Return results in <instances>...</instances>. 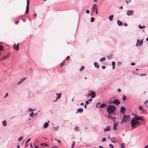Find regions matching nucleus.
<instances>
[{"instance_id":"a878e982","label":"nucleus","mask_w":148,"mask_h":148,"mask_svg":"<svg viewBox=\"0 0 148 148\" xmlns=\"http://www.w3.org/2000/svg\"><path fill=\"white\" fill-rule=\"evenodd\" d=\"M29 6H26L25 13H27L29 12Z\"/></svg>"},{"instance_id":"680f3d73","label":"nucleus","mask_w":148,"mask_h":148,"mask_svg":"<svg viewBox=\"0 0 148 148\" xmlns=\"http://www.w3.org/2000/svg\"><path fill=\"white\" fill-rule=\"evenodd\" d=\"M8 93H6L5 95V97H4V98L5 97H7L8 96Z\"/></svg>"},{"instance_id":"49530a36","label":"nucleus","mask_w":148,"mask_h":148,"mask_svg":"<svg viewBox=\"0 0 148 148\" xmlns=\"http://www.w3.org/2000/svg\"><path fill=\"white\" fill-rule=\"evenodd\" d=\"M112 66H115V62L114 61H113L112 62Z\"/></svg>"},{"instance_id":"c756f323","label":"nucleus","mask_w":148,"mask_h":148,"mask_svg":"<svg viewBox=\"0 0 148 148\" xmlns=\"http://www.w3.org/2000/svg\"><path fill=\"white\" fill-rule=\"evenodd\" d=\"M106 59V58L103 57L100 59V61L101 62V61H104Z\"/></svg>"},{"instance_id":"1a4fd4ad","label":"nucleus","mask_w":148,"mask_h":148,"mask_svg":"<svg viewBox=\"0 0 148 148\" xmlns=\"http://www.w3.org/2000/svg\"><path fill=\"white\" fill-rule=\"evenodd\" d=\"M88 95L90 96H91L92 98L95 97L96 96L95 93L94 91L91 92L90 94H88Z\"/></svg>"},{"instance_id":"bf43d9fd","label":"nucleus","mask_w":148,"mask_h":148,"mask_svg":"<svg viewBox=\"0 0 148 148\" xmlns=\"http://www.w3.org/2000/svg\"><path fill=\"white\" fill-rule=\"evenodd\" d=\"M4 58H3V57H1V58H0V60H4Z\"/></svg>"},{"instance_id":"5701e85b","label":"nucleus","mask_w":148,"mask_h":148,"mask_svg":"<svg viewBox=\"0 0 148 148\" xmlns=\"http://www.w3.org/2000/svg\"><path fill=\"white\" fill-rule=\"evenodd\" d=\"M113 15H110L109 16V19L110 21H111L113 20Z\"/></svg>"},{"instance_id":"cd10ccee","label":"nucleus","mask_w":148,"mask_h":148,"mask_svg":"<svg viewBox=\"0 0 148 148\" xmlns=\"http://www.w3.org/2000/svg\"><path fill=\"white\" fill-rule=\"evenodd\" d=\"M2 123L3 126H5L6 125L7 123L5 122V120L4 121H2Z\"/></svg>"},{"instance_id":"603ef678","label":"nucleus","mask_w":148,"mask_h":148,"mask_svg":"<svg viewBox=\"0 0 148 148\" xmlns=\"http://www.w3.org/2000/svg\"><path fill=\"white\" fill-rule=\"evenodd\" d=\"M26 79V77L23 78L21 80L22 82L24 80H25Z\"/></svg>"},{"instance_id":"5fc2aeb1","label":"nucleus","mask_w":148,"mask_h":148,"mask_svg":"<svg viewBox=\"0 0 148 148\" xmlns=\"http://www.w3.org/2000/svg\"><path fill=\"white\" fill-rule=\"evenodd\" d=\"M86 12L87 13H89V10H87L86 11Z\"/></svg>"},{"instance_id":"c85d7f7f","label":"nucleus","mask_w":148,"mask_h":148,"mask_svg":"<svg viewBox=\"0 0 148 148\" xmlns=\"http://www.w3.org/2000/svg\"><path fill=\"white\" fill-rule=\"evenodd\" d=\"M108 118L110 119H114V118L112 117V116L111 115H110V114H109L108 116Z\"/></svg>"},{"instance_id":"3c124183","label":"nucleus","mask_w":148,"mask_h":148,"mask_svg":"<svg viewBox=\"0 0 148 148\" xmlns=\"http://www.w3.org/2000/svg\"><path fill=\"white\" fill-rule=\"evenodd\" d=\"M74 145H75V144H74L72 143V144L71 148H74Z\"/></svg>"},{"instance_id":"20e7f679","label":"nucleus","mask_w":148,"mask_h":148,"mask_svg":"<svg viewBox=\"0 0 148 148\" xmlns=\"http://www.w3.org/2000/svg\"><path fill=\"white\" fill-rule=\"evenodd\" d=\"M92 9L93 12H94L95 11H96V14H98L97 6L96 4H94L93 5Z\"/></svg>"},{"instance_id":"79ce46f5","label":"nucleus","mask_w":148,"mask_h":148,"mask_svg":"<svg viewBox=\"0 0 148 148\" xmlns=\"http://www.w3.org/2000/svg\"><path fill=\"white\" fill-rule=\"evenodd\" d=\"M109 146L110 148H114L113 145L111 144H109Z\"/></svg>"},{"instance_id":"e2e57ef3","label":"nucleus","mask_w":148,"mask_h":148,"mask_svg":"<svg viewBox=\"0 0 148 148\" xmlns=\"http://www.w3.org/2000/svg\"><path fill=\"white\" fill-rule=\"evenodd\" d=\"M102 69H105L106 67H105V66H102Z\"/></svg>"},{"instance_id":"aec40b11","label":"nucleus","mask_w":148,"mask_h":148,"mask_svg":"<svg viewBox=\"0 0 148 148\" xmlns=\"http://www.w3.org/2000/svg\"><path fill=\"white\" fill-rule=\"evenodd\" d=\"M125 146V144L124 143H122L120 145V147L121 148H124Z\"/></svg>"},{"instance_id":"7ed1b4c3","label":"nucleus","mask_w":148,"mask_h":148,"mask_svg":"<svg viewBox=\"0 0 148 148\" xmlns=\"http://www.w3.org/2000/svg\"><path fill=\"white\" fill-rule=\"evenodd\" d=\"M130 119V115L124 116L121 121V123L123 124L125 122H127L129 121Z\"/></svg>"},{"instance_id":"13d9d810","label":"nucleus","mask_w":148,"mask_h":148,"mask_svg":"<svg viewBox=\"0 0 148 148\" xmlns=\"http://www.w3.org/2000/svg\"><path fill=\"white\" fill-rule=\"evenodd\" d=\"M146 75L145 74H140V76H142V75Z\"/></svg>"},{"instance_id":"412c9836","label":"nucleus","mask_w":148,"mask_h":148,"mask_svg":"<svg viewBox=\"0 0 148 148\" xmlns=\"http://www.w3.org/2000/svg\"><path fill=\"white\" fill-rule=\"evenodd\" d=\"M94 65L95 67L97 68H99V66L98 65V64L96 62L94 63Z\"/></svg>"},{"instance_id":"f3484780","label":"nucleus","mask_w":148,"mask_h":148,"mask_svg":"<svg viewBox=\"0 0 148 148\" xmlns=\"http://www.w3.org/2000/svg\"><path fill=\"white\" fill-rule=\"evenodd\" d=\"M77 111L79 113H82L83 112V109L82 108H79L77 109Z\"/></svg>"},{"instance_id":"864d4df0","label":"nucleus","mask_w":148,"mask_h":148,"mask_svg":"<svg viewBox=\"0 0 148 148\" xmlns=\"http://www.w3.org/2000/svg\"><path fill=\"white\" fill-rule=\"evenodd\" d=\"M22 82L21 81V80L19 82H18V85H19L20 84H21V83Z\"/></svg>"},{"instance_id":"a211bd4d","label":"nucleus","mask_w":148,"mask_h":148,"mask_svg":"<svg viewBox=\"0 0 148 148\" xmlns=\"http://www.w3.org/2000/svg\"><path fill=\"white\" fill-rule=\"evenodd\" d=\"M49 126V124L47 122H46L45 123L44 125V128H46Z\"/></svg>"},{"instance_id":"393cba45","label":"nucleus","mask_w":148,"mask_h":148,"mask_svg":"<svg viewBox=\"0 0 148 148\" xmlns=\"http://www.w3.org/2000/svg\"><path fill=\"white\" fill-rule=\"evenodd\" d=\"M92 99H91V98H90L88 100V101H85V103H86V104H87L89 103V101H92Z\"/></svg>"},{"instance_id":"4c0bfd02","label":"nucleus","mask_w":148,"mask_h":148,"mask_svg":"<svg viewBox=\"0 0 148 148\" xmlns=\"http://www.w3.org/2000/svg\"><path fill=\"white\" fill-rule=\"evenodd\" d=\"M58 127L57 126L56 127H55L54 128V130L55 131H56L58 129Z\"/></svg>"},{"instance_id":"0e129e2a","label":"nucleus","mask_w":148,"mask_h":148,"mask_svg":"<svg viewBox=\"0 0 148 148\" xmlns=\"http://www.w3.org/2000/svg\"><path fill=\"white\" fill-rule=\"evenodd\" d=\"M109 103H110V104L113 103L112 102V101H109Z\"/></svg>"},{"instance_id":"9d476101","label":"nucleus","mask_w":148,"mask_h":148,"mask_svg":"<svg viewBox=\"0 0 148 148\" xmlns=\"http://www.w3.org/2000/svg\"><path fill=\"white\" fill-rule=\"evenodd\" d=\"M111 140L113 143H116L118 141L117 138L115 137H113L111 138Z\"/></svg>"},{"instance_id":"09e8293b","label":"nucleus","mask_w":148,"mask_h":148,"mask_svg":"<svg viewBox=\"0 0 148 148\" xmlns=\"http://www.w3.org/2000/svg\"><path fill=\"white\" fill-rule=\"evenodd\" d=\"M30 140V138H29V139H28L27 140V141H26V143H25L26 144H27V143H28Z\"/></svg>"},{"instance_id":"69168bd1","label":"nucleus","mask_w":148,"mask_h":148,"mask_svg":"<svg viewBox=\"0 0 148 148\" xmlns=\"http://www.w3.org/2000/svg\"><path fill=\"white\" fill-rule=\"evenodd\" d=\"M84 103H82L80 104V105L81 106H83L84 105Z\"/></svg>"},{"instance_id":"c9c22d12","label":"nucleus","mask_w":148,"mask_h":148,"mask_svg":"<svg viewBox=\"0 0 148 148\" xmlns=\"http://www.w3.org/2000/svg\"><path fill=\"white\" fill-rule=\"evenodd\" d=\"M27 4L26 6H29V1H27Z\"/></svg>"},{"instance_id":"774afa93","label":"nucleus","mask_w":148,"mask_h":148,"mask_svg":"<svg viewBox=\"0 0 148 148\" xmlns=\"http://www.w3.org/2000/svg\"><path fill=\"white\" fill-rule=\"evenodd\" d=\"M34 148H38V146H35Z\"/></svg>"},{"instance_id":"7c9ffc66","label":"nucleus","mask_w":148,"mask_h":148,"mask_svg":"<svg viewBox=\"0 0 148 148\" xmlns=\"http://www.w3.org/2000/svg\"><path fill=\"white\" fill-rule=\"evenodd\" d=\"M85 69V67L84 66H82L81 68L79 70L80 71H82L83 70Z\"/></svg>"},{"instance_id":"473e14b6","label":"nucleus","mask_w":148,"mask_h":148,"mask_svg":"<svg viewBox=\"0 0 148 148\" xmlns=\"http://www.w3.org/2000/svg\"><path fill=\"white\" fill-rule=\"evenodd\" d=\"M35 115V114H34L33 112L29 114L30 116L32 117H33V115Z\"/></svg>"},{"instance_id":"4468645a","label":"nucleus","mask_w":148,"mask_h":148,"mask_svg":"<svg viewBox=\"0 0 148 148\" xmlns=\"http://www.w3.org/2000/svg\"><path fill=\"white\" fill-rule=\"evenodd\" d=\"M56 94L57 95V97L55 101H56L58 99H59L61 97V93H56Z\"/></svg>"},{"instance_id":"f257e3e1","label":"nucleus","mask_w":148,"mask_h":148,"mask_svg":"<svg viewBox=\"0 0 148 148\" xmlns=\"http://www.w3.org/2000/svg\"><path fill=\"white\" fill-rule=\"evenodd\" d=\"M116 109L115 106L113 105H110L107 107L106 110L109 114L113 113V114H114V112L116 110Z\"/></svg>"},{"instance_id":"bb28decb","label":"nucleus","mask_w":148,"mask_h":148,"mask_svg":"<svg viewBox=\"0 0 148 148\" xmlns=\"http://www.w3.org/2000/svg\"><path fill=\"white\" fill-rule=\"evenodd\" d=\"M138 27H139V28H140V29H144L145 28V26L144 25H143V26H141V25H138Z\"/></svg>"},{"instance_id":"2f4dec72","label":"nucleus","mask_w":148,"mask_h":148,"mask_svg":"<svg viewBox=\"0 0 148 148\" xmlns=\"http://www.w3.org/2000/svg\"><path fill=\"white\" fill-rule=\"evenodd\" d=\"M112 55L110 54L107 56V58L108 59H109L112 57Z\"/></svg>"},{"instance_id":"b1692460","label":"nucleus","mask_w":148,"mask_h":148,"mask_svg":"<svg viewBox=\"0 0 148 148\" xmlns=\"http://www.w3.org/2000/svg\"><path fill=\"white\" fill-rule=\"evenodd\" d=\"M40 145L44 146H49L46 143H41L40 144Z\"/></svg>"},{"instance_id":"052dcab7","label":"nucleus","mask_w":148,"mask_h":148,"mask_svg":"<svg viewBox=\"0 0 148 148\" xmlns=\"http://www.w3.org/2000/svg\"><path fill=\"white\" fill-rule=\"evenodd\" d=\"M55 140H56L58 143H60L61 142V141L60 140H56V139Z\"/></svg>"},{"instance_id":"2eb2a0df","label":"nucleus","mask_w":148,"mask_h":148,"mask_svg":"<svg viewBox=\"0 0 148 148\" xmlns=\"http://www.w3.org/2000/svg\"><path fill=\"white\" fill-rule=\"evenodd\" d=\"M134 118V119H136V120H137V121H138V120L143 121V120L142 118L139 116H135V117Z\"/></svg>"},{"instance_id":"f03ea898","label":"nucleus","mask_w":148,"mask_h":148,"mask_svg":"<svg viewBox=\"0 0 148 148\" xmlns=\"http://www.w3.org/2000/svg\"><path fill=\"white\" fill-rule=\"evenodd\" d=\"M131 126L133 128H135L137 125L140 124V122L136 120L134 118H133L130 121Z\"/></svg>"},{"instance_id":"4be33fe9","label":"nucleus","mask_w":148,"mask_h":148,"mask_svg":"<svg viewBox=\"0 0 148 148\" xmlns=\"http://www.w3.org/2000/svg\"><path fill=\"white\" fill-rule=\"evenodd\" d=\"M117 23L118 25L119 26H121L122 24V22L120 21L119 20H118L117 21Z\"/></svg>"},{"instance_id":"39448f33","label":"nucleus","mask_w":148,"mask_h":148,"mask_svg":"<svg viewBox=\"0 0 148 148\" xmlns=\"http://www.w3.org/2000/svg\"><path fill=\"white\" fill-rule=\"evenodd\" d=\"M137 43L136 44V46L137 47L140 46L142 45L143 43V40H139L138 39L137 40Z\"/></svg>"},{"instance_id":"dca6fc26","label":"nucleus","mask_w":148,"mask_h":148,"mask_svg":"<svg viewBox=\"0 0 148 148\" xmlns=\"http://www.w3.org/2000/svg\"><path fill=\"white\" fill-rule=\"evenodd\" d=\"M10 55V53H7L5 56H3V57L4 59L8 58Z\"/></svg>"},{"instance_id":"6e6552de","label":"nucleus","mask_w":148,"mask_h":148,"mask_svg":"<svg viewBox=\"0 0 148 148\" xmlns=\"http://www.w3.org/2000/svg\"><path fill=\"white\" fill-rule=\"evenodd\" d=\"M134 11L132 10H129L127 12V14L128 16L132 15L133 14Z\"/></svg>"},{"instance_id":"e433bc0d","label":"nucleus","mask_w":148,"mask_h":148,"mask_svg":"<svg viewBox=\"0 0 148 148\" xmlns=\"http://www.w3.org/2000/svg\"><path fill=\"white\" fill-rule=\"evenodd\" d=\"M139 109L140 111H142L143 110V109H142V108L141 106H140L139 107Z\"/></svg>"},{"instance_id":"f704fd0d","label":"nucleus","mask_w":148,"mask_h":148,"mask_svg":"<svg viewBox=\"0 0 148 148\" xmlns=\"http://www.w3.org/2000/svg\"><path fill=\"white\" fill-rule=\"evenodd\" d=\"M95 21V18H94L92 17L91 18V22H94Z\"/></svg>"},{"instance_id":"37998d69","label":"nucleus","mask_w":148,"mask_h":148,"mask_svg":"<svg viewBox=\"0 0 148 148\" xmlns=\"http://www.w3.org/2000/svg\"><path fill=\"white\" fill-rule=\"evenodd\" d=\"M106 140V138H103L102 139V141L103 142L105 141Z\"/></svg>"},{"instance_id":"58836bf2","label":"nucleus","mask_w":148,"mask_h":148,"mask_svg":"<svg viewBox=\"0 0 148 148\" xmlns=\"http://www.w3.org/2000/svg\"><path fill=\"white\" fill-rule=\"evenodd\" d=\"M66 60H69L70 59V56H67L66 57Z\"/></svg>"},{"instance_id":"a19ab883","label":"nucleus","mask_w":148,"mask_h":148,"mask_svg":"<svg viewBox=\"0 0 148 148\" xmlns=\"http://www.w3.org/2000/svg\"><path fill=\"white\" fill-rule=\"evenodd\" d=\"M23 139V138L22 137H21L19 138L18 139V140L19 141H20L22 140Z\"/></svg>"},{"instance_id":"338daca9","label":"nucleus","mask_w":148,"mask_h":148,"mask_svg":"<svg viewBox=\"0 0 148 148\" xmlns=\"http://www.w3.org/2000/svg\"><path fill=\"white\" fill-rule=\"evenodd\" d=\"M99 147L100 148H103V147L102 146H99Z\"/></svg>"},{"instance_id":"a18cd8bd","label":"nucleus","mask_w":148,"mask_h":148,"mask_svg":"<svg viewBox=\"0 0 148 148\" xmlns=\"http://www.w3.org/2000/svg\"><path fill=\"white\" fill-rule=\"evenodd\" d=\"M74 129L75 130H77L79 129V127L77 126H76L75 127Z\"/></svg>"},{"instance_id":"ea45409f","label":"nucleus","mask_w":148,"mask_h":148,"mask_svg":"<svg viewBox=\"0 0 148 148\" xmlns=\"http://www.w3.org/2000/svg\"><path fill=\"white\" fill-rule=\"evenodd\" d=\"M131 0H129L128 1H125V2L127 4H128L129 3L131 2Z\"/></svg>"},{"instance_id":"72a5a7b5","label":"nucleus","mask_w":148,"mask_h":148,"mask_svg":"<svg viewBox=\"0 0 148 148\" xmlns=\"http://www.w3.org/2000/svg\"><path fill=\"white\" fill-rule=\"evenodd\" d=\"M126 98V97L125 96L123 95V101H124L125 100Z\"/></svg>"},{"instance_id":"4d7b16f0","label":"nucleus","mask_w":148,"mask_h":148,"mask_svg":"<svg viewBox=\"0 0 148 148\" xmlns=\"http://www.w3.org/2000/svg\"><path fill=\"white\" fill-rule=\"evenodd\" d=\"M34 17L35 18H36V13L34 14Z\"/></svg>"},{"instance_id":"de8ad7c7","label":"nucleus","mask_w":148,"mask_h":148,"mask_svg":"<svg viewBox=\"0 0 148 148\" xmlns=\"http://www.w3.org/2000/svg\"><path fill=\"white\" fill-rule=\"evenodd\" d=\"M100 103V102H98L97 103H96V107L97 108H98V105Z\"/></svg>"},{"instance_id":"8fccbe9b","label":"nucleus","mask_w":148,"mask_h":148,"mask_svg":"<svg viewBox=\"0 0 148 148\" xmlns=\"http://www.w3.org/2000/svg\"><path fill=\"white\" fill-rule=\"evenodd\" d=\"M51 148H60L57 146H53Z\"/></svg>"},{"instance_id":"0eeeda50","label":"nucleus","mask_w":148,"mask_h":148,"mask_svg":"<svg viewBox=\"0 0 148 148\" xmlns=\"http://www.w3.org/2000/svg\"><path fill=\"white\" fill-rule=\"evenodd\" d=\"M113 103L118 105L120 103V102L118 99H115L112 101Z\"/></svg>"},{"instance_id":"ddd939ff","label":"nucleus","mask_w":148,"mask_h":148,"mask_svg":"<svg viewBox=\"0 0 148 148\" xmlns=\"http://www.w3.org/2000/svg\"><path fill=\"white\" fill-rule=\"evenodd\" d=\"M104 131L105 132L107 131H108L110 130V125H108L106 127V128L104 129Z\"/></svg>"},{"instance_id":"423d86ee","label":"nucleus","mask_w":148,"mask_h":148,"mask_svg":"<svg viewBox=\"0 0 148 148\" xmlns=\"http://www.w3.org/2000/svg\"><path fill=\"white\" fill-rule=\"evenodd\" d=\"M113 121H114L113 129L114 130H116V127L118 125V122L115 121L114 120H113Z\"/></svg>"},{"instance_id":"9b49d317","label":"nucleus","mask_w":148,"mask_h":148,"mask_svg":"<svg viewBox=\"0 0 148 148\" xmlns=\"http://www.w3.org/2000/svg\"><path fill=\"white\" fill-rule=\"evenodd\" d=\"M126 110L125 108L123 106H121V108L120 112L121 113H124L125 111Z\"/></svg>"},{"instance_id":"6e6d98bb","label":"nucleus","mask_w":148,"mask_h":148,"mask_svg":"<svg viewBox=\"0 0 148 148\" xmlns=\"http://www.w3.org/2000/svg\"><path fill=\"white\" fill-rule=\"evenodd\" d=\"M135 64V63H134V62H132L131 63V65H132V66H134V65Z\"/></svg>"},{"instance_id":"c03bdc74","label":"nucleus","mask_w":148,"mask_h":148,"mask_svg":"<svg viewBox=\"0 0 148 148\" xmlns=\"http://www.w3.org/2000/svg\"><path fill=\"white\" fill-rule=\"evenodd\" d=\"M60 67H62V66H63L64 65V64L63 62H62L60 64Z\"/></svg>"},{"instance_id":"6ab92c4d","label":"nucleus","mask_w":148,"mask_h":148,"mask_svg":"<svg viewBox=\"0 0 148 148\" xmlns=\"http://www.w3.org/2000/svg\"><path fill=\"white\" fill-rule=\"evenodd\" d=\"M107 106L106 104L103 103L102 105H101L100 106V107L101 108H103L104 107H107Z\"/></svg>"},{"instance_id":"f8f14e48","label":"nucleus","mask_w":148,"mask_h":148,"mask_svg":"<svg viewBox=\"0 0 148 148\" xmlns=\"http://www.w3.org/2000/svg\"><path fill=\"white\" fill-rule=\"evenodd\" d=\"M19 43H18L16 45V44H15L13 47L14 49L17 51H18L19 49Z\"/></svg>"}]
</instances>
